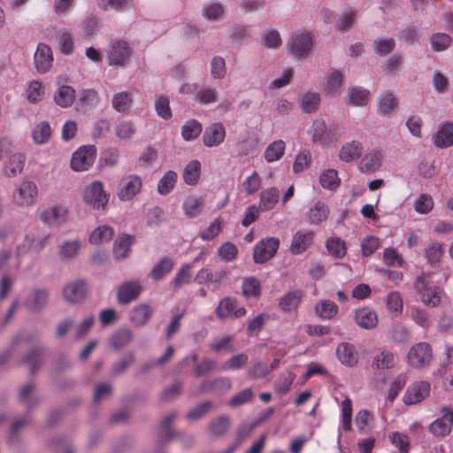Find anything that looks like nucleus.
I'll use <instances>...</instances> for the list:
<instances>
[{"instance_id":"f704fd0d","label":"nucleus","mask_w":453,"mask_h":453,"mask_svg":"<svg viewBox=\"0 0 453 453\" xmlns=\"http://www.w3.org/2000/svg\"><path fill=\"white\" fill-rule=\"evenodd\" d=\"M315 312L323 319H332L338 313V306L330 300L320 301L315 305Z\"/></svg>"},{"instance_id":"0e129e2a","label":"nucleus","mask_w":453,"mask_h":453,"mask_svg":"<svg viewBox=\"0 0 453 453\" xmlns=\"http://www.w3.org/2000/svg\"><path fill=\"white\" fill-rule=\"evenodd\" d=\"M223 220L220 217L216 218L208 227L200 232L199 237L203 241H211L219 234L222 230Z\"/></svg>"},{"instance_id":"6e6d98bb","label":"nucleus","mask_w":453,"mask_h":453,"mask_svg":"<svg viewBox=\"0 0 453 453\" xmlns=\"http://www.w3.org/2000/svg\"><path fill=\"white\" fill-rule=\"evenodd\" d=\"M135 132L136 127L131 120H122L115 127V134L121 140L131 139Z\"/></svg>"},{"instance_id":"de8ad7c7","label":"nucleus","mask_w":453,"mask_h":453,"mask_svg":"<svg viewBox=\"0 0 453 453\" xmlns=\"http://www.w3.org/2000/svg\"><path fill=\"white\" fill-rule=\"evenodd\" d=\"M155 111L160 118L168 120L172 118L173 113L170 108V101L168 97L163 95L155 96Z\"/></svg>"},{"instance_id":"4c0bfd02","label":"nucleus","mask_w":453,"mask_h":453,"mask_svg":"<svg viewBox=\"0 0 453 453\" xmlns=\"http://www.w3.org/2000/svg\"><path fill=\"white\" fill-rule=\"evenodd\" d=\"M177 173L173 171H167L157 183V192L162 196L168 195L175 187Z\"/></svg>"},{"instance_id":"412c9836","label":"nucleus","mask_w":453,"mask_h":453,"mask_svg":"<svg viewBox=\"0 0 453 453\" xmlns=\"http://www.w3.org/2000/svg\"><path fill=\"white\" fill-rule=\"evenodd\" d=\"M355 321L362 328L372 329L378 324V316L372 309L363 307L356 311Z\"/></svg>"},{"instance_id":"20e7f679","label":"nucleus","mask_w":453,"mask_h":453,"mask_svg":"<svg viewBox=\"0 0 453 453\" xmlns=\"http://www.w3.org/2000/svg\"><path fill=\"white\" fill-rule=\"evenodd\" d=\"M83 198L87 204L96 210H104L108 203V195L104 190V185L97 180L86 187Z\"/></svg>"},{"instance_id":"69168bd1","label":"nucleus","mask_w":453,"mask_h":453,"mask_svg":"<svg viewBox=\"0 0 453 453\" xmlns=\"http://www.w3.org/2000/svg\"><path fill=\"white\" fill-rule=\"evenodd\" d=\"M320 104V96L316 92H308L304 95L301 108L307 113H311L317 111Z\"/></svg>"},{"instance_id":"b1692460","label":"nucleus","mask_w":453,"mask_h":453,"mask_svg":"<svg viewBox=\"0 0 453 453\" xmlns=\"http://www.w3.org/2000/svg\"><path fill=\"white\" fill-rule=\"evenodd\" d=\"M81 248V242L79 239L66 240L59 246L58 256L62 261L74 259Z\"/></svg>"},{"instance_id":"6ab92c4d","label":"nucleus","mask_w":453,"mask_h":453,"mask_svg":"<svg viewBox=\"0 0 453 453\" xmlns=\"http://www.w3.org/2000/svg\"><path fill=\"white\" fill-rule=\"evenodd\" d=\"M364 151L362 142L352 140L345 142L339 150V158L346 163L358 159Z\"/></svg>"},{"instance_id":"4468645a","label":"nucleus","mask_w":453,"mask_h":453,"mask_svg":"<svg viewBox=\"0 0 453 453\" xmlns=\"http://www.w3.org/2000/svg\"><path fill=\"white\" fill-rule=\"evenodd\" d=\"M280 246V240L276 237L262 239L257 243V264L265 263L272 259Z\"/></svg>"},{"instance_id":"79ce46f5","label":"nucleus","mask_w":453,"mask_h":453,"mask_svg":"<svg viewBox=\"0 0 453 453\" xmlns=\"http://www.w3.org/2000/svg\"><path fill=\"white\" fill-rule=\"evenodd\" d=\"M201 164L198 160H192L187 164L183 171V180L188 185L196 184L200 176Z\"/></svg>"},{"instance_id":"13d9d810","label":"nucleus","mask_w":453,"mask_h":453,"mask_svg":"<svg viewBox=\"0 0 453 453\" xmlns=\"http://www.w3.org/2000/svg\"><path fill=\"white\" fill-rule=\"evenodd\" d=\"M342 423L344 431L351 430L352 425V401L349 397H346L341 404Z\"/></svg>"},{"instance_id":"c85d7f7f","label":"nucleus","mask_w":453,"mask_h":453,"mask_svg":"<svg viewBox=\"0 0 453 453\" xmlns=\"http://www.w3.org/2000/svg\"><path fill=\"white\" fill-rule=\"evenodd\" d=\"M133 104L132 96L127 91H121L113 95L111 99L112 108L122 114H128Z\"/></svg>"},{"instance_id":"58836bf2","label":"nucleus","mask_w":453,"mask_h":453,"mask_svg":"<svg viewBox=\"0 0 453 453\" xmlns=\"http://www.w3.org/2000/svg\"><path fill=\"white\" fill-rule=\"evenodd\" d=\"M279 191L275 188H270L262 191L260 195L261 210H272L279 202Z\"/></svg>"},{"instance_id":"9d476101","label":"nucleus","mask_w":453,"mask_h":453,"mask_svg":"<svg viewBox=\"0 0 453 453\" xmlns=\"http://www.w3.org/2000/svg\"><path fill=\"white\" fill-rule=\"evenodd\" d=\"M430 384L427 381H417L411 384L403 395L406 405L417 404L424 401L430 394Z\"/></svg>"},{"instance_id":"aec40b11","label":"nucleus","mask_w":453,"mask_h":453,"mask_svg":"<svg viewBox=\"0 0 453 453\" xmlns=\"http://www.w3.org/2000/svg\"><path fill=\"white\" fill-rule=\"evenodd\" d=\"M225 128L220 123H214L208 127L203 134V142L208 147H213L221 143L225 138Z\"/></svg>"},{"instance_id":"0eeeda50","label":"nucleus","mask_w":453,"mask_h":453,"mask_svg":"<svg viewBox=\"0 0 453 453\" xmlns=\"http://www.w3.org/2000/svg\"><path fill=\"white\" fill-rule=\"evenodd\" d=\"M38 188L35 182L23 180L13 194L14 202L19 206H30L35 203Z\"/></svg>"},{"instance_id":"5701e85b","label":"nucleus","mask_w":453,"mask_h":453,"mask_svg":"<svg viewBox=\"0 0 453 453\" xmlns=\"http://www.w3.org/2000/svg\"><path fill=\"white\" fill-rule=\"evenodd\" d=\"M76 96L75 89L71 86L58 87L54 93L53 100L61 108L72 106Z\"/></svg>"},{"instance_id":"774afa93","label":"nucleus","mask_w":453,"mask_h":453,"mask_svg":"<svg viewBox=\"0 0 453 453\" xmlns=\"http://www.w3.org/2000/svg\"><path fill=\"white\" fill-rule=\"evenodd\" d=\"M311 163V154L308 150H302L295 158L293 171L299 173L307 169Z\"/></svg>"},{"instance_id":"4be33fe9","label":"nucleus","mask_w":453,"mask_h":453,"mask_svg":"<svg viewBox=\"0 0 453 453\" xmlns=\"http://www.w3.org/2000/svg\"><path fill=\"white\" fill-rule=\"evenodd\" d=\"M26 157L23 153L12 154L4 164V173L9 178L21 173L25 165Z\"/></svg>"},{"instance_id":"7ed1b4c3","label":"nucleus","mask_w":453,"mask_h":453,"mask_svg":"<svg viewBox=\"0 0 453 453\" xmlns=\"http://www.w3.org/2000/svg\"><path fill=\"white\" fill-rule=\"evenodd\" d=\"M312 45L313 42L311 34L304 30L293 33L287 42L288 53L296 57L308 55L311 50Z\"/></svg>"},{"instance_id":"393cba45","label":"nucleus","mask_w":453,"mask_h":453,"mask_svg":"<svg viewBox=\"0 0 453 453\" xmlns=\"http://www.w3.org/2000/svg\"><path fill=\"white\" fill-rule=\"evenodd\" d=\"M329 214L328 206L323 202H317L306 213V221L311 225H318L326 220Z\"/></svg>"},{"instance_id":"f257e3e1","label":"nucleus","mask_w":453,"mask_h":453,"mask_svg":"<svg viewBox=\"0 0 453 453\" xmlns=\"http://www.w3.org/2000/svg\"><path fill=\"white\" fill-rule=\"evenodd\" d=\"M431 275L423 273L417 278L415 288L426 306L436 307L441 303L443 290L438 286H431Z\"/></svg>"},{"instance_id":"a878e982","label":"nucleus","mask_w":453,"mask_h":453,"mask_svg":"<svg viewBox=\"0 0 453 453\" xmlns=\"http://www.w3.org/2000/svg\"><path fill=\"white\" fill-rule=\"evenodd\" d=\"M134 242V236L130 234H122L119 236L113 247V254L116 259L121 260L127 257L131 246Z\"/></svg>"},{"instance_id":"cd10ccee","label":"nucleus","mask_w":453,"mask_h":453,"mask_svg":"<svg viewBox=\"0 0 453 453\" xmlns=\"http://www.w3.org/2000/svg\"><path fill=\"white\" fill-rule=\"evenodd\" d=\"M176 418H177V413L171 412L166 417H165L163 418V420L161 421L160 426H161V428L163 430H165V432H163L161 434V438L159 440L160 442L168 441L172 440L173 438L176 437L177 435H180L181 437L182 441H184V439H187V441L188 442L193 441V438H191V437H188L181 433H175V432L168 430L170 425L175 420Z\"/></svg>"},{"instance_id":"680f3d73","label":"nucleus","mask_w":453,"mask_h":453,"mask_svg":"<svg viewBox=\"0 0 453 453\" xmlns=\"http://www.w3.org/2000/svg\"><path fill=\"white\" fill-rule=\"evenodd\" d=\"M51 134V128L48 122L42 121L39 123L33 130V140L35 143L42 144L46 142Z\"/></svg>"},{"instance_id":"2eb2a0df","label":"nucleus","mask_w":453,"mask_h":453,"mask_svg":"<svg viewBox=\"0 0 453 453\" xmlns=\"http://www.w3.org/2000/svg\"><path fill=\"white\" fill-rule=\"evenodd\" d=\"M384 153L381 150L373 149L362 157L358 164V169L362 173H371L378 171L381 166Z\"/></svg>"},{"instance_id":"338daca9","label":"nucleus","mask_w":453,"mask_h":453,"mask_svg":"<svg viewBox=\"0 0 453 453\" xmlns=\"http://www.w3.org/2000/svg\"><path fill=\"white\" fill-rule=\"evenodd\" d=\"M326 249L336 258H342L346 255L345 243L337 237H332L326 241Z\"/></svg>"},{"instance_id":"a18cd8bd","label":"nucleus","mask_w":453,"mask_h":453,"mask_svg":"<svg viewBox=\"0 0 453 453\" xmlns=\"http://www.w3.org/2000/svg\"><path fill=\"white\" fill-rule=\"evenodd\" d=\"M319 182L324 188L334 190L339 187L341 180L336 170L328 169L321 173Z\"/></svg>"},{"instance_id":"1a4fd4ad","label":"nucleus","mask_w":453,"mask_h":453,"mask_svg":"<svg viewBox=\"0 0 453 453\" xmlns=\"http://www.w3.org/2000/svg\"><path fill=\"white\" fill-rule=\"evenodd\" d=\"M142 291V286L139 280L125 281L118 288L117 301L122 305L129 304L139 297Z\"/></svg>"},{"instance_id":"c03bdc74","label":"nucleus","mask_w":453,"mask_h":453,"mask_svg":"<svg viewBox=\"0 0 453 453\" xmlns=\"http://www.w3.org/2000/svg\"><path fill=\"white\" fill-rule=\"evenodd\" d=\"M397 106V100L391 93L382 94L378 102V111L380 115L387 116Z\"/></svg>"},{"instance_id":"bb28decb","label":"nucleus","mask_w":453,"mask_h":453,"mask_svg":"<svg viewBox=\"0 0 453 453\" xmlns=\"http://www.w3.org/2000/svg\"><path fill=\"white\" fill-rule=\"evenodd\" d=\"M438 148H448L453 144V122L443 124L434 137Z\"/></svg>"},{"instance_id":"3c124183","label":"nucleus","mask_w":453,"mask_h":453,"mask_svg":"<svg viewBox=\"0 0 453 453\" xmlns=\"http://www.w3.org/2000/svg\"><path fill=\"white\" fill-rule=\"evenodd\" d=\"M357 12L352 9L345 10L335 22V29L339 32H346L349 30L354 24Z\"/></svg>"},{"instance_id":"5fc2aeb1","label":"nucleus","mask_w":453,"mask_h":453,"mask_svg":"<svg viewBox=\"0 0 453 453\" xmlns=\"http://www.w3.org/2000/svg\"><path fill=\"white\" fill-rule=\"evenodd\" d=\"M202 125L196 119L187 121L181 128V135L185 141H192L199 136Z\"/></svg>"},{"instance_id":"f3484780","label":"nucleus","mask_w":453,"mask_h":453,"mask_svg":"<svg viewBox=\"0 0 453 453\" xmlns=\"http://www.w3.org/2000/svg\"><path fill=\"white\" fill-rule=\"evenodd\" d=\"M49 291L45 288H35L26 298L25 306L31 311L37 312L48 304Z\"/></svg>"},{"instance_id":"ddd939ff","label":"nucleus","mask_w":453,"mask_h":453,"mask_svg":"<svg viewBox=\"0 0 453 453\" xmlns=\"http://www.w3.org/2000/svg\"><path fill=\"white\" fill-rule=\"evenodd\" d=\"M313 240V231L307 229L298 230L293 235L289 250L293 255H300L312 245Z\"/></svg>"},{"instance_id":"37998d69","label":"nucleus","mask_w":453,"mask_h":453,"mask_svg":"<svg viewBox=\"0 0 453 453\" xmlns=\"http://www.w3.org/2000/svg\"><path fill=\"white\" fill-rule=\"evenodd\" d=\"M343 77L339 70L333 69L330 71L327 81L326 90L328 94L333 96H336L339 94V89L342 87Z\"/></svg>"},{"instance_id":"7c9ffc66","label":"nucleus","mask_w":453,"mask_h":453,"mask_svg":"<svg viewBox=\"0 0 453 453\" xmlns=\"http://www.w3.org/2000/svg\"><path fill=\"white\" fill-rule=\"evenodd\" d=\"M173 265L174 261L169 257H165L152 267L150 277L154 280H159L172 271Z\"/></svg>"},{"instance_id":"c9c22d12","label":"nucleus","mask_w":453,"mask_h":453,"mask_svg":"<svg viewBox=\"0 0 453 453\" xmlns=\"http://www.w3.org/2000/svg\"><path fill=\"white\" fill-rule=\"evenodd\" d=\"M132 339V331L127 328H122L112 334L110 339V344L113 349H119L127 346Z\"/></svg>"},{"instance_id":"a211bd4d","label":"nucleus","mask_w":453,"mask_h":453,"mask_svg":"<svg viewBox=\"0 0 453 453\" xmlns=\"http://www.w3.org/2000/svg\"><path fill=\"white\" fill-rule=\"evenodd\" d=\"M336 356L339 361L346 366L352 367L358 362L356 348L349 342L340 343L336 348Z\"/></svg>"},{"instance_id":"09e8293b","label":"nucleus","mask_w":453,"mask_h":453,"mask_svg":"<svg viewBox=\"0 0 453 453\" xmlns=\"http://www.w3.org/2000/svg\"><path fill=\"white\" fill-rule=\"evenodd\" d=\"M349 102L348 104L354 106H363L367 104L370 98V92L367 89L361 88H353L349 90Z\"/></svg>"},{"instance_id":"864d4df0","label":"nucleus","mask_w":453,"mask_h":453,"mask_svg":"<svg viewBox=\"0 0 453 453\" xmlns=\"http://www.w3.org/2000/svg\"><path fill=\"white\" fill-rule=\"evenodd\" d=\"M191 264H183L176 273L174 278L172 280V284L174 288L179 289L184 284H188L191 279Z\"/></svg>"},{"instance_id":"052dcab7","label":"nucleus","mask_w":453,"mask_h":453,"mask_svg":"<svg viewBox=\"0 0 453 453\" xmlns=\"http://www.w3.org/2000/svg\"><path fill=\"white\" fill-rule=\"evenodd\" d=\"M194 100L203 105L214 104L217 102V91L212 88H202L196 93Z\"/></svg>"},{"instance_id":"49530a36","label":"nucleus","mask_w":453,"mask_h":453,"mask_svg":"<svg viewBox=\"0 0 453 453\" xmlns=\"http://www.w3.org/2000/svg\"><path fill=\"white\" fill-rule=\"evenodd\" d=\"M230 426V418L228 416L222 415L211 419L209 424V431L214 436H221L226 433Z\"/></svg>"},{"instance_id":"603ef678","label":"nucleus","mask_w":453,"mask_h":453,"mask_svg":"<svg viewBox=\"0 0 453 453\" xmlns=\"http://www.w3.org/2000/svg\"><path fill=\"white\" fill-rule=\"evenodd\" d=\"M34 388V382L29 381L22 386L19 393V402L24 403L27 408H33L38 403V399L32 395Z\"/></svg>"},{"instance_id":"e433bc0d","label":"nucleus","mask_w":453,"mask_h":453,"mask_svg":"<svg viewBox=\"0 0 453 453\" xmlns=\"http://www.w3.org/2000/svg\"><path fill=\"white\" fill-rule=\"evenodd\" d=\"M133 53L129 43L122 39L111 40L108 54L110 57H129Z\"/></svg>"},{"instance_id":"c756f323","label":"nucleus","mask_w":453,"mask_h":453,"mask_svg":"<svg viewBox=\"0 0 453 453\" xmlns=\"http://www.w3.org/2000/svg\"><path fill=\"white\" fill-rule=\"evenodd\" d=\"M203 206V199L194 195L186 197L182 204L186 216L189 218L197 217L201 213Z\"/></svg>"},{"instance_id":"f03ea898","label":"nucleus","mask_w":453,"mask_h":453,"mask_svg":"<svg viewBox=\"0 0 453 453\" xmlns=\"http://www.w3.org/2000/svg\"><path fill=\"white\" fill-rule=\"evenodd\" d=\"M433 360V349L429 343L420 342L414 344L407 354V363L414 369H422L430 365Z\"/></svg>"},{"instance_id":"423d86ee","label":"nucleus","mask_w":453,"mask_h":453,"mask_svg":"<svg viewBox=\"0 0 453 453\" xmlns=\"http://www.w3.org/2000/svg\"><path fill=\"white\" fill-rule=\"evenodd\" d=\"M96 154L95 146L88 145L79 148L73 155L71 167L76 172L88 170L93 165Z\"/></svg>"},{"instance_id":"72a5a7b5","label":"nucleus","mask_w":453,"mask_h":453,"mask_svg":"<svg viewBox=\"0 0 453 453\" xmlns=\"http://www.w3.org/2000/svg\"><path fill=\"white\" fill-rule=\"evenodd\" d=\"M114 230L111 226L102 225L96 227L89 236V242L92 244H101L111 240Z\"/></svg>"},{"instance_id":"4d7b16f0","label":"nucleus","mask_w":453,"mask_h":453,"mask_svg":"<svg viewBox=\"0 0 453 453\" xmlns=\"http://www.w3.org/2000/svg\"><path fill=\"white\" fill-rule=\"evenodd\" d=\"M261 43L270 49H276L281 45L280 33L273 28L266 29L261 35Z\"/></svg>"},{"instance_id":"dca6fc26","label":"nucleus","mask_w":453,"mask_h":453,"mask_svg":"<svg viewBox=\"0 0 453 453\" xmlns=\"http://www.w3.org/2000/svg\"><path fill=\"white\" fill-rule=\"evenodd\" d=\"M154 310L148 303H140L134 306L129 313V320L135 327L145 326L153 315Z\"/></svg>"},{"instance_id":"ea45409f","label":"nucleus","mask_w":453,"mask_h":453,"mask_svg":"<svg viewBox=\"0 0 453 453\" xmlns=\"http://www.w3.org/2000/svg\"><path fill=\"white\" fill-rule=\"evenodd\" d=\"M44 88L39 81H32L28 83L26 98L30 104H36L42 100L44 96Z\"/></svg>"},{"instance_id":"e2e57ef3","label":"nucleus","mask_w":453,"mask_h":453,"mask_svg":"<svg viewBox=\"0 0 453 453\" xmlns=\"http://www.w3.org/2000/svg\"><path fill=\"white\" fill-rule=\"evenodd\" d=\"M202 12L207 20L215 21L223 16L224 8L219 3H210L203 6Z\"/></svg>"},{"instance_id":"a19ab883","label":"nucleus","mask_w":453,"mask_h":453,"mask_svg":"<svg viewBox=\"0 0 453 453\" xmlns=\"http://www.w3.org/2000/svg\"><path fill=\"white\" fill-rule=\"evenodd\" d=\"M285 142L282 140H277L270 143L265 151V158L267 162L279 160L285 152Z\"/></svg>"},{"instance_id":"9b49d317","label":"nucleus","mask_w":453,"mask_h":453,"mask_svg":"<svg viewBox=\"0 0 453 453\" xmlns=\"http://www.w3.org/2000/svg\"><path fill=\"white\" fill-rule=\"evenodd\" d=\"M68 211L65 206L53 205L41 212V220L51 227H58L67 220Z\"/></svg>"},{"instance_id":"39448f33","label":"nucleus","mask_w":453,"mask_h":453,"mask_svg":"<svg viewBox=\"0 0 453 453\" xmlns=\"http://www.w3.org/2000/svg\"><path fill=\"white\" fill-rule=\"evenodd\" d=\"M142 180L136 174H129L123 177L119 185L117 195L120 201L132 200L142 189Z\"/></svg>"},{"instance_id":"473e14b6","label":"nucleus","mask_w":453,"mask_h":453,"mask_svg":"<svg viewBox=\"0 0 453 453\" xmlns=\"http://www.w3.org/2000/svg\"><path fill=\"white\" fill-rule=\"evenodd\" d=\"M395 355L389 350H382L373 357L372 367L379 370L391 369L395 365Z\"/></svg>"},{"instance_id":"bf43d9fd","label":"nucleus","mask_w":453,"mask_h":453,"mask_svg":"<svg viewBox=\"0 0 453 453\" xmlns=\"http://www.w3.org/2000/svg\"><path fill=\"white\" fill-rule=\"evenodd\" d=\"M236 308V302L234 298H223L216 308V314L219 319L232 317Z\"/></svg>"},{"instance_id":"6e6552de","label":"nucleus","mask_w":453,"mask_h":453,"mask_svg":"<svg viewBox=\"0 0 453 453\" xmlns=\"http://www.w3.org/2000/svg\"><path fill=\"white\" fill-rule=\"evenodd\" d=\"M441 417L436 418L429 426V431L437 437L448 435L453 425V409L444 406L441 410Z\"/></svg>"},{"instance_id":"f8f14e48","label":"nucleus","mask_w":453,"mask_h":453,"mask_svg":"<svg viewBox=\"0 0 453 453\" xmlns=\"http://www.w3.org/2000/svg\"><path fill=\"white\" fill-rule=\"evenodd\" d=\"M86 295L87 282L83 280L70 281L63 288V296L70 303L81 302L86 297Z\"/></svg>"},{"instance_id":"2f4dec72","label":"nucleus","mask_w":453,"mask_h":453,"mask_svg":"<svg viewBox=\"0 0 453 453\" xmlns=\"http://www.w3.org/2000/svg\"><path fill=\"white\" fill-rule=\"evenodd\" d=\"M303 294L300 290H294L284 295L280 300V307L284 312L296 310L301 303Z\"/></svg>"},{"instance_id":"8fccbe9b","label":"nucleus","mask_w":453,"mask_h":453,"mask_svg":"<svg viewBox=\"0 0 453 453\" xmlns=\"http://www.w3.org/2000/svg\"><path fill=\"white\" fill-rule=\"evenodd\" d=\"M395 47V42L393 38L380 37L373 41L372 49L377 55H388Z\"/></svg>"}]
</instances>
